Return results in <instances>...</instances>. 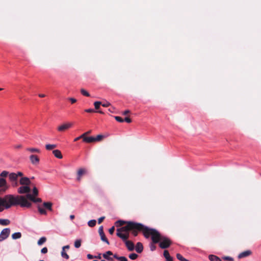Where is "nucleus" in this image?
Masks as SVG:
<instances>
[{
  "label": "nucleus",
  "mask_w": 261,
  "mask_h": 261,
  "mask_svg": "<svg viewBox=\"0 0 261 261\" xmlns=\"http://www.w3.org/2000/svg\"><path fill=\"white\" fill-rule=\"evenodd\" d=\"M127 221H124L123 220H118L115 222V225L116 227H120L123 226L124 224L126 223Z\"/></svg>",
  "instance_id": "obj_25"
},
{
  "label": "nucleus",
  "mask_w": 261,
  "mask_h": 261,
  "mask_svg": "<svg viewBox=\"0 0 261 261\" xmlns=\"http://www.w3.org/2000/svg\"><path fill=\"white\" fill-rule=\"evenodd\" d=\"M8 172L6 171H3L0 174V176L6 177L8 175Z\"/></svg>",
  "instance_id": "obj_43"
},
{
  "label": "nucleus",
  "mask_w": 261,
  "mask_h": 261,
  "mask_svg": "<svg viewBox=\"0 0 261 261\" xmlns=\"http://www.w3.org/2000/svg\"><path fill=\"white\" fill-rule=\"evenodd\" d=\"M87 170L85 168H80L77 172L76 180L80 182L81 180L82 176L86 174Z\"/></svg>",
  "instance_id": "obj_8"
},
{
  "label": "nucleus",
  "mask_w": 261,
  "mask_h": 261,
  "mask_svg": "<svg viewBox=\"0 0 261 261\" xmlns=\"http://www.w3.org/2000/svg\"><path fill=\"white\" fill-rule=\"evenodd\" d=\"M57 147V145L56 144H46L45 145V148L46 150H50L54 148H55Z\"/></svg>",
  "instance_id": "obj_28"
},
{
  "label": "nucleus",
  "mask_w": 261,
  "mask_h": 261,
  "mask_svg": "<svg viewBox=\"0 0 261 261\" xmlns=\"http://www.w3.org/2000/svg\"><path fill=\"white\" fill-rule=\"evenodd\" d=\"M113 257L119 261H128L127 258L125 256H119L116 254L113 255Z\"/></svg>",
  "instance_id": "obj_21"
},
{
  "label": "nucleus",
  "mask_w": 261,
  "mask_h": 261,
  "mask_svg": "<svg viewBox=\"0 0 261 261\" xmlns=\"http://www.w3.org/2000/svg\"><path fill=\"white\" fill-rule=\"evenodd\" d=\"M115 120L119 122H123L124 121V119H123L121 117L119 116H115L114 117Z\"/></svg>",
  "instance_id": "obj_41"
},
{
  "label": "nucleus",
  "mask_w": 261,
  "mask_h": 261,
  "mask_svg": "<svg viewBox=\"0 0 261 261\" xmlns=\"http://www.w3.org/2000/svg\"><path fill=\"white\" fill-rule=\"evenodd\" d=\"M30 160L31 163L33 165H37L39 163V158L38 156L35 154H32L30 156Z\"/></svg>",
  "instance_id": "obj_10"
},
{
  "label": "nucleus",
  "mask_w": 261,
  "mask_h": 261,
  "mask_svg": "<svg viewBox=\"0 0 261 261\" xmlns=\"http://www.w3.org/2000/svg\"><path fill=\"white\" fill-rule=\"evenodd\" d=\"M10 223V221L8 219H0V225L3 226H6Z\"/></svg>",
  "instance_id": "obj_23"
},
{
  "label": "nucleus",
  "mask_w": 261,
  "mask_h": 261,
  "mask_svg": "<svg viewBox=\"0 0 261 261\" xmlns=\"http://www.w3.org/2000/svg\"><path fill=\"white\" fill-rule=\"evenodd\" d=\"M124 121L127 123H130L132 122V120L129 117H125L124 119Z\"/></svg>",
  "instance_id": "obj_54"
},
{
  "label": "nucleus",
  "mask_w": 261,
  "mask_h": 261,
  "mask_svg": "<svg viewBox=\"0 0 261 261\" xmlns=\"http://www.w3.org/2000/svg\"><path fill=\"white\" fill-rule=\"evenodd\" d=\"M81 93H82V94H83V95L85 96H87V97H89L90 96V94L88 93V92H87L86 90H85L84 89H81Z\"/></svg>",
  "instance_id": "obj_36"
},
{
  "label": "nucleus",
  "mask_w": 261,
  "mask_h": 261,
  "mask_svg": "<svg viewBox=\"0 0 261 261\" xmlns=\"http://www.w3.org/2000/svg\"><path fill=\"white\" fill-rule=\"evenodd\" d=\"M83 141L86 143H92L94 142V137H86L84 136L83 138Z\"/></svg>",
  "instance_id": "obj_18"
},
{
  "label": "nucleus",
  "mask_w": 261,
  "mask_h": 261,
  "mask_svg": "<svg viewBox=\"0 0 261 261\" xmlns=\"http://www.w3.org/2000/svg\"><path fill=\"white\" fill-rule=\"evenodd\" d=\"M150 236L152 242L159 243V246L162 249H166L172 244V242L169 238L162 236L156 229L148 227V229L145 230L144 237L148 239Z\"/></svg>",
  "instance_id": "obj_2"
},
{
  "label": "nucleus",
  "mask_w": 261,
  "mask_h": 261,
  "mask_svg": "<svg viewBox=\"0 0 261 261\" xmlns=\"http://www.w3.org/2000/svg\"><path fill=\"white\" fill-rule=\"evenodd\" d=\"M123 241L124 242L125 246L128 251H132L134 250L135 245L133 242L127 240H123Z\"/></svg>",
  "instance_id": "obj_9"
},
{
  "label": "nucleus",
  "mask_w": 261,
  "mask_h": 261,
  "mask_svg": "<svg viewBox=\"0 0 261 261\" xmlns=\"http://www.w3.org/2000/svg\"><path fill=\"white\" fill-rule=\"evenodd\" d=\"M96 223V221L95 220H91L88 222V224L89 226L92 227L95 226Z\"/></svg>",
  "instance_id": "obj_32"
},
{
  "label": "nucleus",
  "mask_w": 261,
  "mask_h": 261,
  "mask_svg": "<svg viewBox=\"0 0 261 261\" xmlns=\"http://www.w3.org/2000/svg\"><path fill=\"white\" fill-rule=\"evenodd\" d=\"M38 210L40 214L44 215H47L46 211L44 208L41 207V206H38Z\"/></svg>",
  "instance_id": "obj_27"
},
{
  "label": "nucleus",
  "mask_w": 261,
  "mask_h": 261,
  "mask_svg": "<svg viewBox=\"0 0 261 261\" xmlns=\"http://www.w3.org/2000/svg\"><path fill=\"white\" fill-rule=\"evenodd\" d=\"M14 147L16 149L21 148L22 147V145L21 144H18V145H15Z\"/></svg>",
  "instance_id": "obj_57"
},
{
  "label": "nucleus",
  "mask_w": 261,
  "mask_h": 261,
  "mask_svg": "<svg viewBox=\"0 0 261 261\" xmlns=\"http://www.w3.org/2000/svg\"><path fill=\"white\" fill-rule=\"evenodd\" d=\"M0 188L2 189L3 192H5L8 188L6 180L3 178H0Z\"/></svg>",
  "instance_id": "obj_13"
},
{
  "label": "nucleus",
  "mask_w": 261,
  "mask_h": 261,
  "mask_svg": "<svg viewBox=\"0 0 261 261\" xmlns=\"http://www.w3.org/2000/svg\"><path fill=\"white\" fill-rule=\"evenodd\" d=\"M2 206H0V212H2L4 210V208L1 207Z\"/></svg>",
  "instance_id": "obj_64"
},
{
  "label": "nucleus",
  "mask_w": 261,
  "mask_h": 261,
  "mask_svg": "<svg viewBox=\"0 0 261 261\" xmlns=\"http://www.w3.org/2000/svg\"><path fill=\"white\" fill-rule=\"evenodd\" d=\"M46 241V238L44 237H41L37 242L38 245H42L43 243H44Z\"/></svg>",
  "instance_id": "obj_29"
},
{
  "label": "nucleus",
  "mask_w": 261,
  "mask_h": 261,
  "mask_svg": "<svg viewBox=\"0 0 261 261\" xmlns=\"http://www.w3.org/2000/svg\"><path fill=\"white\" fill-rule=\"evenodd\" d=\"M94 258L100 259L101 258V254H99L98 256H95Z\"/></svg>",
  "instance_id": "obj_61"
},
{
  "label": "nucleus",
  "mask_w": 261,
  "mask_h": 261,
  "mask_svg": "<svg viewBox=\"0 0 261 261\" xmlns=\"http://www.w3.org/2000/svg\"><path fill=\"white\" fill-rule=\"evenodd\" d=\"M39 96L40 97L42 98V97H44L45 96V95L44 94H39Z\"/></svg>",
  "instance_id": "obj_62"
},
{
  "label": "nucleus",
  "mask_w": 261,
  "mask_h": 261,
  "mask_svg": "<svg viewBox=\"0 0 261 261\" xmlns=\"http://www.w3.org/2000/svg\"><path fill=\"white\" fill-rule=\"evenodd\" d=\"M43 205L46 209H47L50 211H53V208H52L53 203L51 202H44L43 203Z\"/></svg>",
  "instance_id": "obj_16"
},
{
  "label": "nucleus",
  "mask_w": 261,
  "mask_h": 261,
  "mask_svg": "<svg viewBox=\"0 0 261 261\" xmlns=\"http://www.w3.org/2000/svg\"><path fill=\"white\" fill-rule=\"evenodd\" d=\"M223 259L225 260H228V261H233V258L231 257H229V256H225L223 257Z\"/></svg>",
  "instance_id": "obj_45"
},
{
  "label": "nucleus",
  "mask_w": 261,
  "mask_h": 261,
  "mask_svg": "<svg viewBox=\"0 0 261 261\" xmlns=\"http://www.w3.org/2000/svg\"><path fill=\"white\" fill-rule=\"evenodd\" d=\"M33 195L36 197L38 195V190L36 187H34L33 189Z\"/></svg>",
  "instance_id": "obj_39"
},
{
  "label": "nucleus",
  "mask_w": 261,
  "mask_h": 261,
  "mask_svg": "<svg viewBox=\"0 0 261 261\" xmlns=\"http://www.w3.org/2000/svg\"><path fill=\"white\" fill-rule=\"evenodd\" d=\"M31 191V188L29 186H23L19 187L18 189V193L19 194H25L30 193Z\"/></svg>",
  "instance_id": "obj_7"
},
{
  "label": "nucleus",
  "mask_w": 261,
  "mask_h": 261,
  "mask_svg": "<svg viewBox=\"0 0 261 261\" xmlns=\"http://www.w3.org/2000/svg\"><path fill=\"white\" fill-rule=\"evenodd\" d=\"M68 99L71 101V103H74L76 102V99L74 98L69 97Z\"/></svg>",
  "instance_id": "obj_46"
},
{
  "label": "nucleus",
  "mask_w": 261,
  "mask_h": 261,
  "mask_svg": "<svg viewBox=\"0 0 261 261\" xmlns=\"http://www.w3.org/2000/svg\"><path fill=\"white\" fill-rule=\"evenodd\" d=\"M47 248L46 247H44L41 249V252L42 253L45 254L47 252Z\"/></svg>",
  "instance_id": "obj_50"
},
{
  "label": "nucleus",
  "mask_w": 261,
  "mask_h": 261,
  "mask_svg": "<svg viewBox=\"0 0 261 261\" xmlns=\"http://www.w3.org/2000/svg\"><path fill=\"white\" fill-rule=\"evenodd\" d=\"M85 111L86 112H87V113H94V112H95V110L93 109H86L85 110Z\"/></svg>",
  "instance_id": "obj_49"
},
{
  "label": "nucleus",
  "mask_w": 261,
  "mask_h": 261,
  "mask_svg": "<svg viewBox=\"0 0 261 261\" xmlns=\"http://www.w3.org/2000/svg\"><path fill=\"white\" fill-rule=\"evenodd\" d=\"M16 175H17V177L18 178V177H22L23 175V174L22 172H18L17 173H16Z\"/></svg>",
  "instance_id": "obj_53"
},
{
  "label": "nucleus",
  "mask_w": 261,
  "mask_h": 261,
  "mask_svg": "<svg viewBox=\"0 0 261 261\" xmlns=\"http://www.w3.org/2000/svg\"><path fill=\"white\" fill-rule=\"evenodd\" d=\"M125 224V226L117 229L116 234L122 240H125L128 239L129 236V231H130L134 237L137 236L139 232L141 231L142 232L144 236L145 230L146 229H148V227L142 224L133 221H127Z\"/></svg>",
  "instance_id": "obj_1"
},
{
  "label": "nucleus",
  "mask_w": 261,
  "mask_h": 261,
  "mask_svg": "<svg viewBox=\"0 0 261 261\" xmlns=\"http://www.w3.org/2000/svg\"><path fill=\"white\" fill-rule=\"evenodd\" d=\"M27 199H29L32 201H33L34 198V196L33 194H30L29 193H27L26 196H25Z\"/></svg>",
  "instance_id": "obj_34"
},
{
  "label": "nucleus",
  "mask_w": 261,
  "mask_h": 261,
  "mask_svg": "<svg viewBox=\"0 0 261 261\" xmlns=\"http://www.w3.org/2000/svg\"><path fill=\"white\" fill-rule=\"evenodd\" d=\"M138 255L136 253H131L129 255V258L132 260H135L138 257Z\"/></svg>",
  "instance_id": "obj_37"
},
{
  "label": "nucleus",
  "mask_w": 261,
  "mask_h": 261,
  "mask_svg": "<svg viewBox=\"0 0 261 261\" xmlns=\"http://www.w3.org/2000/svg\"><path fill=\"white\" fill-rule=\"evenodd\" d=\"M74 247L76 248H79L81 247V240H76L75 242H74Z\"/></svg>",
  "instance_id": "obj_31"
},
{
  "label": "nucleus",
  "mask_w": 261,
  "mask_h": 261,
  "mask_svg": "<svg viewBox=\"0 0 261 261\" xmlns=\"http://www.w3.org/2000/svg\"><path fill=\"white\" fill-rule=\"evenodd\" d=\"M98 232L100 236L101 240L103 242H106L108 245H109L110 243H109L108 240L107 239V237L105 236L102 226H101L99 227Z\"/></svg>",
  "instance_id": "obj_5"
},
{
  "label": "nucleus",
  "mask_w": 261,
  "mask_h": 261,
  "mask_svg": "<svg viewBox=\"0 0 261 261\" xmlns=\"http://www.w3.org/2000/svg\"><path fill=\"white\" fill-rule=\"evenodd\" d=\"M252 252L250 250H247L240 253L238 255L239 258H242L247 256H249L252 254Z\"/></svg>",
  "instance_id": "obj_12"
},
{
  "label": "nucleus",
  "mask_w": 261,
  "mask_h": 261,
  "mask_svg": "<svg viewBox=\"0 0 261 261\" xmlns=\"http://www.w3.org/2000/svg\"><path fill=\"white\" fill-rule=\"evenodd\" d=\"M61 256L62 257L68 259L69 258V255L66 253L65 250H62L61 251Z\"/></svg>",
  "instance_id": "obj_35"
},
{
  "label": "nucleus",
  "mask_w": 261,
  "mask_h": 261,
  "mask_svg": "<svg viewBox=\"0 0 261 261\" xmlns=\"http://www.w3.org/2000/svg\"><path fill=\"white\" fill-rule=\"evenodd\" d=\"M115 230V227L112 226L111 228H110L109 230V232L111 234H113Z\"/></svg>",
  "instance_id": "obj_47"
},
{
  "label": "nucleus",
  "mask_w": 261,
  "mask_h": 261,
  "mask_svg": "<svg viewBox=\"0 0 261 261\" xmlns=\"http://www.w3.org/2000/svg\"><path fill=\"white\" fill-rule=\"evenodd\" d=\"M176 257L178 259H179L180 261H188V259L183 257L179 253L176 254Z\"/></svg>",
  "instance_id": "obj_33"
},
{
  "label": "nucleus",
  "mask_w": 261,
  "mask_h": 261,
  "mask_svg": "<svg viewBox=\"0 0 261 261\" xmlns=\"http://www.w3.org/2000/svg\"><path fill=\"white\" fill-rule=\"evenodd\" d=\"M70 218L71 220H73L74 218V216L73 215H71L70 216Z\"/></svg>",
  "instance_id": "obj_63"
},
{
  "label": "nucleus",
  "mask_w": 261,
  "mask_h": 261,
  "mask_svg": "<svg viewBox=\"0 0 261 261\" xmlns=\"http://www.w3.org/2000/svg\"><path fill=\"white\" fill-rule=\"evenodd\" d=\"M208 258L211 261H222L219 257L215 255H210Z\"/></svg>",
  "instance_id": "obj_22"
},
{
  "label": "nucleus",
  "mask_w": 261,
  "mask_h": 261,
  "mask_svg": "<svg viewBox=\"0 0 261 261\" xmlns=\"http://www.w3.org/2000/svg\"><path fill=\"white\" fill-rule=\"evenodd\" d=\"M9 178L11 181H16L17 177L15 173H11L9 174Z\"/></svg>",
  "instance_id": "obj_20"
},
{
  "label": "nucleus",
  "mask_w": 261,
  "mask_h": 261,
  "mask_svg": "<svg viewBox=\"0 0 261 261\" xmlns=\"http://www.w3.org/2000/svg\"><path fill=\"white\" fill-rule=\"evenodd\" d=\"M19 205L22 207H30L32 203L24 196H14L12 195H6V208L8 209L13 205Z\"/></svg>",
  "instance_id": "obj_3"
},
{
  "label": "nucleus",
  "mask_w": 261,
  "mask_h": 261,
  "mask_svg": "<svg viewBox=\"0 0 261 261\" xmlns=\"http://www.w3.org/2000/svg\"><path fill=\"white\" fill-rule=\"evenodd\" d=\"M84 136H85V134H82L81 136L75 138L74 140V141H75V142L77 141L81 138H82L83 139Z\"/></svg>",
  "instance_id": "obj_48"
},
{
  "label": "nucleus",
  "mask_w": 261,
  "mask_h": 261,
  "mask_svg": "<svg viewBox=\"0 0 261 261\" xmlns=\"http://www.w3.org/2000/svg\"><path fill=\"white\" fill-rule=\"evenodd\" d=\"M69 248H70L69 245H66L62 247V250H65V249H69Z\"/></svg>",
  "instance_id": "obj_55"
},
{
  "label": "nucleus",
  "mask_w": 261,
  "mask_h": 261,
  "mask_svg": "<svg viewBox=\"0 0 261 261\" xmlns=\"http://www.w3.org/2000/svg\"><path fill=\"white\" fill-rule=\"evenodd\" d=\"M105 217L104 216L103 217H100L98 219V224H100L101 223H102V222L103 221V220L105 219Z\"/></svg>",
  "instance_id": "obj_51"
},
{
  "label": "nucleus",
  "mask_w": 261,
  "mask_h": 261,
  "mask_svg": "<svg viewBox=\"0 0 261 261\" xmlns=\"http://www.w3.org/2000/svg\"><path fill=\"white\" fill-rule=\"evenodd\" d=\"M101 105L104 107H108L109 106H110V103L107 101L102 104L101 103Z\"/></svg>",
  "instance_id": "obj_52"
},
{
  "label": "nucleus",
  "mask_w": 261,
  "mask_h": 261,
  "mask_svg": "<svg viewBox=\"0 0 261 261\" xmlns=\"http://www.w3.org/2000/svg\"><path fill=\"white\" fill-rule=\"evenodd\" d=\"M6 195L3 197H0V206H3L6 208Z\"/></svg>",
  "instance_id": "obj_24"
},
{
  "label": "nucleus",
  "mask_w": 261,
  "mask_h": 261,
  "mask_svg": "<svg viewBox=\"0 0 261 261\" xmlns=\"http://www.w3.org/2000/svg\"><path fill=\"white\" fill-rule=\"evenodd\" d=\"M21 237V233L20 232H15L12 234V238L14 240L19 239Z\"/></svg>",
  "instance_id": "obj_26"
},
{
  "label": "nucleus",
  "mask_w": 261,
  "mask_h": 261,
  "mask_svg": "<svg viewBox=\"0 0 261 261\" xmlns=\"http://www.w3.org/2000/svg\"><path fill=\"white\" fill-rule=\"evenodd\" d=\"M91 133V130H89V131L84 133L83 134H85V136H86L87 135L90 134Z\"/></svg>",
  "instance_id": "obj_60"
},
{
  "label": "nucleus",
  "mask_w": 261,
  "mask_h": 261,
  "mask_svg": "<svg viewBox=\"0 0 261 261\" xmlns=\"http://www.w3.org/2000/svg\"><path fill=\"white\" fill-rule=\"evenodd\" d=\"M19 183L20 185L23 186H29L31 184V182L27 177H22L20 179Z\"/></svg>",
  "instance_id": "obj_11"
},
{
  "label": "nucleus",
  "mask_w": 261,
  "mask_h": 261,
  "mask_svg": "<svg viewBox=\"0 0 261 261\" xmlns=\"http://www.w3.org/2000/svg\"><path fill=\"white\" fill-rule=\"evenodd\" d=\"M72 126L71 123H66L63 124L58 127V130L60 132H63L68 129Z\"/></svg>",
  "instance_id": "obj_6"
},
{
  "label": "nucleus",
  "mask_w": 261,
  "mask_h": 261,
  "mask_svg": "<svg viewBox=\"0 0 261 261\" xmlns=\"http://www.w3.org/2000/svg\"><path fill=\"white\" fill-rule=\"evenodd\" d=\"M101 105V102L100 101H95L94 103V106L95 107V109L96 110H98L99 109L100 106Z\"/></svg>",
  "instance_id": "obj_38"
},
{
  "label": "nucleus",
  "mask_w": 261,
  "mask_h": 261,
  "mask_svg": "<svg viewBox=\"0 0 261 261\" xmlns=\"http://www.w3.org/2000/svg\"><path fill=\"white\" fill-rule=\"evenodd\" d=\"M26 150L31 153H40V150L37 148H27Z\"/></svg>",
  "instance_id": "obj_19"
},
{
  "label": "nucleus",
  "mask_w": 261,
  "mask_h": 261,
  "mask_svg": "<svg viewBox=\"0 0 261 261\" xmlns=\"http://www.w3.org/2000/svg\"><path fill=\"white\" fill-rule=\"evenodd\" d=\"M143 250V246L140 242H138L136 246V251L139 253H141Z\"/></svg>",
  "instance_id": "obj_15"
},
{
  "label": "nucleus",
  "mask_w": 261,
  "mask_h": 261,
  "mask_svg": "<svg viewBox=\"0 0 261 261\" xmlns=\"http://www.w3.org/2000/svg\"><path fill=\"white\" fill-rule=\"evenodd\" d=\"M53 153L54 155L57 158H58L60 159H62V158H63L62 154L61 153V152L59 150H58V149L54 150H53Z\"/></svg>",
  "instance_id": "obj_17"
},
{
  "label": "nucleus",
  "mask_w": 261,
  "mask_h": 261,
  "mask_svg": "<svg viewBox=\"0 0 261 261\" xmlns=\"http://www.w3.org/2000/svg\"><path fill=\"white\" fill-rule=\"evenodd\" d=\"M155 243H153L152 242L150 244V249L151 251H153L156 249Z\"/></svg>",
  "instance_id": "obj_40"
},
{
  "label": "nucleus",
  "mask_w": 261,
  "mask_h": 261,
  "mask_svg": "<svg viewBox=\"0 0 261 261\" xmlns=\"http://www.w3.org/2000/svg\"><path fill=\"white\" fill-rule=\"evenodd\" d=\"M10 233V229L9 228H4L0 234V242L6 239Z\"/></svg>",
  "instance_id": "obj_4"
},
{
  "label": "nucleus",
  "mask_w": 261,
  "mask_h": 261,
  "mask_svg": "<svg viewBox=\"0 0 261 261\" xmlns=\"http://www.w3.org/2000/svg\"><path fill=\"white\" fill-rule=\"evenodd\" d=\"M164 256L165 257V258H166L167 257L169 258V257L170 256V255L169 254V253L168 250H164Z\"/></svg>",
  "instance_id": "obj_42"
},
{
  "label": "nucleus",
  "mask_w": 261,
  "mask_h": 261,
  "mask_svg": "<svg viewBox=\"0 0 261 261\" xmlns=\"http://www.w3.org/2000/svg\"><path fill=\"white\" fill-rule=\"evenodd\" d=\"M113 255V253L111 251H108L105 253L102 254L103 258L106 259H107L110 261H113V258L109 256V255Z\"/></svg>",
  "instance_id": "obj_14"
},
{
  "label": "nucleus",
  "mask_w": 261,
  "mask_h": 261,
  "mask_svg": "<svg viewBox=\"0 0 261 261\" xmlns=\"http://www.w3.org/2000/svg\"><path fill=\"white\" fill-rule=\"evenodd\" d=\"M87 258L88 259H92V258H94V256H93L92 255L90 254H88L87 255Z\"/></svg>",
  "instance_id": "obj_56"
},
{
  "label": "nucleus",
  "mask_w": 261,
  "mask_h": 261,
  "mask_svg": "<svg viewBox=\"0 0 261 261\" xmlns=\"http://www.w3.org/2000/svg\"><path fill=\"white\" fill-rule=\"evenodd\" d=\"M42 201V200L41 198H35V197H34V200L33 201V202H35V203H39V202H41Z\"/></svg>",
  "instance_id": "obj_44"
},
{
  "label": "nucleus",
  "mask_w": 261,
  "mask_h": 261,
  "mask_svg": "<svg viewBox=\"0 0 261 261\" xmlns=\"http://www.w3.org/2000/svg\"><path fill=\"white\" fill-rule=\"evenodd\" d=\"M130 113V111L129 110H126L123 112V114L124 115H126Z\"/></svg>",
  "instance_id": "obj_59"
},
{
  "label": "nucleus",
  "mask_w": 261,
  "mask_h": 261,
  "mask_svg": "<svg viewBox=\"0 0 261 261\" xmlns=\"http://www.w3.org/2000/svg\"><path fill=\"white\" fill-rule=\"evenodd\" d=\"M166 261H173V258L171 256H169V258H166Z\"/></svg>",
  "instance_id": "obj_58"
},
{
  "label": "nucleus",
  "mask_w": 261,
  "mask_h": 261,
  "mask_svg": "<svg viewBox=\"0 0 261 261\" xmlns=\"http://www.w3.org/2000/svg\"><path fill=\"white\" fill-rule=\"evenodd\" d=\"M104 136L102 135H98L96 137H94V142H98L102 140Z\"/></svg>",
  "instance_id": "obj_30"
}]
</instances>
